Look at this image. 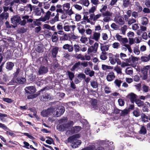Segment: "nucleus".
Segmentation results:
<instances>
[{
  "instance_id": "f257e3e1",
  "label": "nucleus",
  "mask_w": 150,
  "mask_h": 150,
  "mask_svg": "<svg viewBox=\"0 0 150 150\" xmlns=\"http://www.w3.org/2000/svg\"><path fill=\"white\" fill-rule=\"evenodd\" d=\"M74 122L72 121H69L67 124L58 125L57 126V129L59 131H68L71 134L76 133L79 132L81 129V127L79 126H75L72 127Z\"/></svg>"
},
{
  "instance_id": "f03ea898",
  "label": "nucleus",
  "mask_w": 150,
  "mask_h": 150,
  "mask_svg": "<svg viewBox=\"0 0 150 150\" xmlns=\"http://www.w3.org/2000/svg\"><path fill=\"white\" fill-rule=\"evenodd\" d=\"M80 135L79 134L74 135L68 138L67 141L68 143H71V146L73 148H76L80 145L81 141L77 139L79 138Z\"/></svg>"
},
{
  "instance_id": "7ed1b4c3",
  "label": "nucleus",
  "mask_w": 150,
  "mask_h": 150,
  "mask_svg": "<svg viewBox=\"0 0 150 150\" xmlns=\"http://www.w3.org/2000/svg\"><path fill=\"white\" fill-rule=\"evenodd\" d=\"M54 110H52V113L54 116L59 117L62 115L64 113L65 109L63 106L59 107L58 108H53Z\"/></svg>"
},
{
  "instance_id": "20e7f679",
  "label": "nucleus",
  "mask_w": 150,
  "mask_h": 150,
  "mask_svg": "<svg viewBox=\"0 0 150 150\" xmlns=\"http://www.w3.org/2000/svg\"><path fill=\"white\" fill-rule=\"evenodd\" d=\"M150 68L149 65L144 67L141 69L142 74L140 75V77L143 80L146 79L148 77V71Z\"/></svg>"
},
{
  "instance_id": "39448f33",
  "label": "nucleus",
  "mask_w": 150,
  "mask_h": 150,
  "mask_svg": "<svg viewBox=\"0 0 150 150\" xmlns=\"http://www.w3.org/2000/svg\"><path fill=\"white\" fill-rule=\"evenodd\" d=\"M23 20L21 21L20 23L21 25H24L26 23V22L28 23H31L33 21L32 17L31 16H29L28 15H25L23 16L22 17Z\"/></svg>"
},
{
  "instance_id": "423d86ee",
  "label": "nucleus",
  "mask_w": 150,
  "mask_h": 150,
  "mask_svg": "<svg viewBox=\"0 0 150 150\" xmlns=\"http://www.w3.org/2000/svg\"><path fill=\"white\" fill-rule=\"evenodd\" d=\"M103 16L104 18L102 21H101L102 22L103 21L104 22H108L110 19V17L112 16V13L108 11L105 12V13L103 14Z\"/></svg>"
},
{
  "instance_id": "0eeeda50",
  "label": "nucleus",
  "mask_w": 150,
  "mask_h": 150,
  "mask_svg": "<svg viewBox=\"0 0 150 150\" xmlns=\"http://www.w3.org/2000/svg\"><path fill=\"white\" fill-rule=\"evenodd\" d=\"M117 40L124 44L128 42V40L126 38H123L122 36L118 34H117L115 36Z\"/></svg>"
},
{
  "instance_id": "6e6552de",
  "label": "nucleus",
  "mask_w": 150,
  "mask_h": 150,
  "mask_svg": "<svg viewBox=\"0 0 150 150\" xmlns=\"http://www.w3.org/2000/svg\"><path fill=\"white\" fill-rule=\"evenodd\" d=\"M25 90L27 93L29 94H33L36 92L35 88L33 86L26 87L25 88Z\"/></svg>"
},
{
  "instance_id": "1a4fd4ad",
  "label": "nucleus",
  "mask_w": 150,
  "mask_h": 150,
  "mask_svg": "<svg viewBox=\"0 0 150 150\" xmlns=\"http://www.w3.org/2000/svg\"><path fill=\"white\" fill-rule=\"evenodd\" d=\"M54 110L53 108H52L46 110H44L41 112V115L43 117H47L51 113H52V110Z\"/></svg>"
},
{
  "instance_id": "9d476101",
  "label": "nucleus",
  "mask_w": 150,
  "mask_h": 150,
  "mask_svg": "<svg viewBox=\"0 0 150 150\" xmlns=\"http://www.w3.org/2000/svg\"><path fill=\"white\" fill-rule=\"evenodd\" d=\"M102 15L101 13H99L95 15L94 13L91 14L90 15V19L91 20H93V21L95 22L98 20L102 16Z\"/></svg>"
},
{
  "instance_id": "9b49d317",
  "label": "nucleus",
  "mask_w": 150,
  "mask_h": 150,
  "mask_svg": "<svg viewBox=\"0 0 150 150\" xmlns=\"http://www.w3.org/2000/svg\"><path fill=\"white\" fill-rule=\"evenodd\" d=\"M76 28V26L75 25H66L65 24L64 25L63 27L64 30L66 32L71 31H74Z\"/></svg>"
},
{
  "instance_id": "f8f14e48",
  "label": "nucleus",
  "mask_w": 150,
  "mask_h": 150,
  "mask_svg": "<svg viewBox=\"0 0 150 150\" xmlns=\"http://www.w3.org/2000/svg\"><path fill=\"white\" fill-rule=\"evenodd\" d=\"M21 18L19 16H14L11 18V23L14 25L20 24Z\"/></svg>"
},
{
  "instance_id": "ddd939ff",
  "label": "nucleus",
  "mask_w": 150,
  "mask_h": 150,
  "mask_svg": "<svg viewBox=\"0 0 150 150\" xmlns=\"http://www.w3.org/2000/svg\"><path fill=\"white\" fill-rule=\"evenodd\" d=\"M115 78L114 73L113 72H109L106 76V79L108 81H113Z\"/></svg>"
},
{
  "instance_id": "4468645a",
  "label": "nucleus",
  "mask_w": 150,
  "mask_h": 150,
  "mask_svg": "<svg viewBox=\"0 0 150 150\" xmlns=\"http://www.w3.org/2000/svg\"><path fill=\"white\" fill-rule=\"evenodd\" d=\"M115 21L117 23L123 25L124 23V18L121 16L116 17L114 19Z\"/></svg>"
},
{
  "instance_id": "2eb2a0df",
  "label": "nucleus",
  "mask_w": 150,
  "mask_h": 150,
  "mask_svg": "<svg viewBox=\"0 0 150 150\" xmlns=\"http://www.w3.org/2000/svg\"><path fill=\"white\" fill-rule=\"evenodd\" d=\"M127 97L130 99L132 103H133L136 100L137 96L134 93H131L127 96Z\"/></svg>"
},
{
  "instance_id": "dca6fc26",
  "label": "nucleus",
  "mask_w": 150,
  "mask_h": 150,
  "mask_svg": "<svg viewBox=\"0 0 150 150\" xmlns=\"http://www.w3.org/2000/svg\"><path fill=\"white\" fill-rule=\"evenodd\" d=\"M100 34L96 32H94L93 35L90 37V38L96 41H98L100 38Z\"/></svg>"
},
{
  "instance_id": "f3484780",
  "label": "nucleus",
  "mask_w": 150,
  "mask_h": 150,
  "mask_svg": "<svg viewBox=\"0 0 150 150\" xmlns=\"http://www.w3.org/2000/svg\"><path fill=\"white\" fill-rule=\"evenodd\" d=\"M26 81L25 79L22 77H18L16 80V83L18 84H23Z\"/></svg>"
},
{
  "instance_id": "a211bd4d",
  "label": "nucleus",
  "mask_w": 150,
  "mask_h": 150,
  "mask_svg": "<svg viewBox=\"0 0 150 150\" xmlns=\"http://www.w3.org/2000/svg\"><path fill=\"white\" fill-rule=\"evenodd\" d=\"M48 69L47 67L41 66L39 69V72L40 74L46 73L47 72Z\"/></svg>"
},
{
  "instance_id": "6ab92c4d",
  "label": "nucleus",
  "mask_w": 150,
  "mask_h": 150,
  "mask_svg": "<svg viewBox=\"0 0 150 150\" xmlns=\"http://www.w3.org/2000/svg\"><path fill=\"white\" fill-rule=\"evenodd\" d=\"M63 48L64 50H67L69 52H72L73 50L72 45L68 44L64 45L63 46Z\"/></svg>"
},
{
  "instance_id": "aec40b11",
  "label": "nucleus",
  "mask_w": 150,
  "mask_h": 150,
  "mask_svg": "<svg viewBox=\"0 0 150 150\" xmlns=\"http://www.w3.org/2000/svg\"><path fill=\"white\" fill-rule=\"evenodd\" d=\"M109 61L110 63L112 65L115 64L116 61V59H115L114 56L111 53L109 54Z\"/></svg>"
},
{
  "instance_id": "412c9836",
  "label": "nucleus",
  "mask_w": 150,
  "mask_h": 150,
  "mask_svg": "<svg viewBox=\"0 0 150 150\" xmlns=\"http://www.w3.org/2000/svg\"><path fill=\"white\" fill-rule=\"evenodd\" d=\"M59 48L58 47H54L51 50L52 57L55 58L56 57V55L58 52Z\"/></svg>"
},
{
  "instance_id": "4be33fe9",
  "label": "nucleus",
  "mask_w": 150,
  "mask_h": 150,
  "mask_svg": "<svg viewBox=\"0 0 150 150\" xmlns=\"http://www.w3.org/2000/svg\"><path fill=\"white\" fill-rule=\"evenodd\" d=\"M141 23L144 25H146L148 24L149 21L147 18L143 17L141 19Z\"/></svg>"
},
{
  "instance_id": "5701e85b",
  "label": "nucleus",
  "mask_w": 150,
  "mask_h": 150,
  "mask_svg": "<svg viewBox=\"0 0 150 150\" xmlns=\"http://www.w3.org/2000/svg\"><path fill=\"white\" fill-rule=\"evenodd\" d=\"M50 98V95L48 93H44L42 96L41 97L40 100L43 101H46L48 99Z\"/></svg>"
},
{
  "instance_id": "b1692460",
  "label": "nucleus",
  "mask_w": 150,
  "mask_h": 150,
  "mask_svg": "<svg viewBox=\"0 0 150 150\" xmlns=\"http://www.w3.org/2000/svg\"><path fill=\"white\" fill-rule=\"evenodd\" d=\"M42 12H44L42 8H37L35 9V14L38 16H40Z\"/></svg>"
},
{
  "instance_id": "393cba45",
  "label": "nucleus",
  "mask_w": 150,
  "mask_h": 150,
  "mask_svg": "<svg viewBox=\"0 0 150 150\" xmlns=\"http://www.w3.org/2000/svg\"><path fill=\"white\" fill-rule=\"evenodd\" d=\"M113 143L112 142H109L108 141L102 140L100 141V144L106 147L109 146V144L110 145L112 144Z\"/></svg>"
},
{
  "instance_id": "a878e982",
  "label": "nucleus",
  "mask_w": 150,
  "mask_h": 150,
  "mask_svg": "<svg viewBox=\"0 0 150 150\" xmlns=\"http://www.w3.org/2000/svg\"><path fill=\"white\" fill-rule=\"evenodd\" d=\"M14 66V64L13 63L9 62L6 64V68L7 69L10 70L12 69Z\"/></svg>"
},
{
  "instance_id": "bb28decb",
  "label": "nucleus",
  "mask_w": 150,
  "mask_h": 150,
  "mask_svg": "<svg viewBox=\"0 0 150 150\" xmlns=\"http://www.w3.org/2000/svg\"><path fill=\"white\" fill-rule=\"evenodd\" d=\"M35 50L37 52L39 53L42 52L44 50L43 46L41 44L39 45L36 47Z\"/></svg>"
},
{
  "instance_id": "cd10ccee",
  "label": "nucleus",
  "mask_w": 150,
  "mask_h": 150,
  "mask_svg": "<svg viewBox=\"0 0 150 150\" xmlns=\"http://www.w3.org/2000/svg\"><path fill=\"white\" fill-rule=\"evenodd\" d=\"M81 65V62H79L75 63L71 69V70L72 71H74L76 69L79 68Z\"/></svg>"
},
{
  "instance_id": "c85d7f7f",
  "label": "nucleus",
  "mask_w": 150,
  "mask_h": 150,
  "mask_svg": "<svg viewBox=\"0 0 150 150\" xmlns=\"http://www.w3.org/2000/svg\"><path fill=\"white\" fill-rule=\"evenodd\" d=\"M113 68V67L111 66L106 65L105 64H102V69L104 71H106L107 70H111Z\"/></svg>"
},
{
  "instance_id": "c756f323",
  "label": "nucleus",
  "mask_w": 150,
  "mask_h": 150,
  "mask_svg": "<svg viewBox=\"0 0 150 150\" xmlns=\"http://www.w3.org/2000/svg\"><path fill=\"white\" fill-rule=\"evenodd\" d=\"M58 35L57 34V32H55L52 36V40L53 42H56L58 40Z\"/></svg>"
},
{
  "instance_id": "7c9ffc66",
  "label": "nucleus",
  "mask_w": 150,
  "mask_h": 150,
  "mask_svg": "<svg viewBox=\"0 0 150 150\" xmlns=\"http://www.w3.org/2000/svg\"><path fill=\"white\" fill-rule=\"evenodd\" d=\"M25 12L26 11H27L29 12V13H30L32 11V7L31 5L29 4L28 5L25 6Z\"/></svg>"
},
{
  "instance_id": "2f4dec72",
  "label": "nucleus",
  "mask_w": 150,
  "mask_h": 150,
  "mask_svg": "<svg viewBox=\"0 0 150 150\" xmlns=\"http://www.w3.org/2000/svg\"><path fill=\"white\" fill-rule=\"evenodd\" d=\"M70 8V4L69 3H66L64 4L63 5V8L64 11H67Z\"/></svg>"
},
{
  "instance_id": "473e14b6",
  "label": "nucleus",
  "mask_w": 150,
  "mask_h": 150,
  "mask_svg": "<svg viewBox=\"0 0 150 150\" xmlns=\"http://www.w3.org/2000/svg\"><path fill=\"white\" fill-rule=\"evenodd\" d=\"M91 85L93 88H96L98 87L97 81L94 80L91 81Z\"/></svg>"
},
{
  "instance_id": "72a5a7b5",
  "label": "nucleus",
  "mask_w": 150,
  "mask_h": 150,
  "mask_svg": "<svg viewBox=\"0 0 150 150\" xmlns=\"http://www.w3.org/2000/svg\"><path fill=\"white\" fill-rule=\"evenodd\" d=\"M109 46L108 45H102L101 46L100 49L102 52H105L108 50Z\"/></svg>"
},
{
  "instance_id": "f704fd0d",
  "label": "nucleus",
  "mask_w": 150,
  "mask_h": 150,
  "mask_svg": "<svg viewBox=\"0 0 150 150\" xmlns=\"http://www.w3.org/2000/svg\"><path fill=\"white\" fill-rule=\"evenodd\" d=\"M92 106L95 109H98V107L97 104V100H93L91 103Z\"/></svg>"
},
{
  "instance_id": "c9c22d12",
  "label": "nucleus",
  "mask_w": 150,
  "mask_h": 150,
  "mask_svg": "<svg viewBox=\"0 0 150 150\" xmlns=\"http://www.w3.org/2000/svg\"><path fill=\"white\" fill-rule=\"evenodd\" d=\"M125 72L126 74L130 75L132 74L133 70L131 68L127 67L126 69Z\"/></svg>"
},
{
  "instance_id": "e433bc0d",
  "label": "nucleus",
  "mask_w": 150,
  "mask_h": 150,
  "mask_svg": "<svg viewBox=\"0 0 150 150\" xmlns=\"http://www.w3.org/2000/svg\"><path fill=\"white\" fill-rule=\"evenodd\" d=\"M106 52H102L100 55V58L101 59L103 60H105L107 58V57L106 55Z\"/></svg>"
},
{
  "instance_id": "4c0bfd02",
  "label": "nucleus",
  "mask_w": 150,
  "mask_h": 150,
  "mask_svg": "<svg viewBox=\"0 0 150 150\" xmlns=\"http://www.w3.org/2000/svg\"><path fill=\"white\" fill-rule=\"evenodd\" d=\"M135 102L136 103L137 105V106L139 107L142 106L144 104L143 102L141 101L139 99H136Z\"/></svg>"
},
{
  "instance_id": "58836bf2",
  "label": "nucleus",
  "mask_w": 150,
  "mask_h": 150,
  "mask_svg": "<svg viewBox=\"0 0 150 150\" xmlns=\"http://www.w3.org/2000/svg\"><path fill=\"white\" fill-rule=\"evenodd\" d=\"M48 20L49 19L45 16L44 17H41L39 19H35V21L36 22H38V21L45 22L46 20Z\"/></svg>"
},
{
  "instance_id": "ea45409f",
  "label": "nucleus",
  "mask_w": 150,
  "mask_h": 150,
  "mask_svg": "<svg viewBox=\"0 0 150 150\" xmlns=\"http://www.w3.org/2000/svg\"><path fill=\"white\" fill-rule=\"evenodd\" d=\"M146 106H144L142 109L144 112L148 111V108L150 107V104L148 102H146L145 104Z\"/></svg>"
},
{
  "instance_id": "a19ab883",
  "label": "nucleus",
  "mask_w": 150,
  "mask_h": 150,
  "mask_svg": "<svg viewBox=\"0 0 150 150\" xmlns=\"http://www.w3.org/2000/svg\"><path fill=\"white\" fill-rule=\"evenodd\" d=\"M81 4L86 7H88L90 4L89 1L88 0H81Z\"/></svg>"
},
{
  "instance_id": "79ce46f5",
  "label": "nucleus",
  "mask_w": 150,
  "mask_h": 150,
  "mask_svg": "<svg viewBox=\"0 0 150 150\" xmlns=\"http://www.w3.org/2000/svg\"><path fill=\"white\" fill-rule=\"evenodd\" d=\"M95 149V146L93 145H89L87 147L84 148L81 150H94Z\"/></svg>"
},
{
  "instance_id": "37998d69",
  "label": "nucleus",
  "mask_w": 150,
  "mask_h": 150,
  "mask_svg": "<svg viewBox=\"0 0 150 150\" xmlns=\"http://www.w3.org/2000/svg\"><path fill=\"white\" fill-rule=\"evenodd\" d=\"M6 129L8 130L6 131V134L8 135H10L11 136L14 137L15 136V134L13 133V132L11 130L8 129H8Z\"/></svg>"
},
{
  "instance_id": "c03bdc74",
  "label": "nucleus",
  "mask_w": 150,
  "mask_h": 150,
  "mask_svg": "<svg viewBox=\"0 0 150 150\" xmlns=\"http://www.w3.org/2000/svg\"><path fill=\"white\" fill-rule=\"evenodd\" d=\"M134 52L136 54L139 55L140 53V51L139 50V47L138 46H136L133 49Z\"/></svg>"
},
{
  "instance_id": "a18cd8bd",
  "label": "nucleus",
  "mask_w": 150,
  "mask_h": 150,
  "mask_svg": "<svg viewBox=\"0 0 150 150\" xmlns=\"http://www.w3.org/2000/svg\"><path fill=\"white\" fill-rule=\"evenodd\" d=\"M40 94V93H38L34 94L33 95H29L27 97V98L29 99H33L36 98Z\"/></svg>"
},
{
  "instance_id": "49530a36",
  "label": "nucleus",
  "mask_w": 150,
  "mask_h": 150,
  "mask_svg": "<svg viewBox=\"0 0 150 150\" xmlns=\"http://www.w3.org/2000/svg\"><path fill=\"white\" fill-rule=\"evenodd\" d=\"M133 114L135 117H137L140 115V113L138 109H136L133 112Z\"/></svg>"
},
{
  "instance_id": "de8ad7c7",
  "label": "nucleus",
  "mask_w": 150,
  "mask_h": 150,
  "mask_svg": "<svg viewBox=\"0 0 150 150\" xmlns=\"http://www.w3.org/2000/svg\"><path fill=\"white\" fill-rule=\"evenodd\" d=\"M140 133L142 134H145L146 133V128L143 126H142L140 130Z\"/></svg>"
},
{
  "instance_id": "09e8293b",
  "label": "nucleus",
  "mask_w": 150,
  "mask_h": 150,
  "mask_svg": "<svg viewBox=\"0 0 150 150\" xmlns=\"http://www.w3.org/2000/svg\"><path fill=\"white\" fill-rule=\"evenodd\" d=\"M141 118L142 119V121H143L144 122H148V116L146 115L145 114H142V115Z\"/></svg>"
},
{
  "instance_id": "8fccbe9b",
  "label": "nucleus",
  "mask_w": 150,
  "mask_h": 150,
  "mask_svg": "<svg viewBox=\"0 0 150 150\" xmlns=\"http://www.w3.org/2000/svg\"><path fill=\"white\" fill-rule=\"evenodd\" d=\"M114 70L118 74H121L122 73V69L120 67L117 66L115 67Z\"/></svg>"
},
{
  "instance_id": "3c124183",
  "label": "nucleus",
  "mask_w": 150,
  "mask_h": 150,
  "mask_svg": "<svg viewBox=\"0 0 150 150\" xmlns=\"http://www.w3.org/2000/svg\"><path fill=\"white\" fill-rule=\"evenodd\" d=\"M123 5L125 7H127L130 4L129 0H123Z\"/></svg>"
},
{
  "instance_id": "603ef678",
  "label": "nucleus",
  "mask_w": 150,
  "mask_h": 150,
  "mask_svg": "<svg viewBox=\"0 0 150 150\" xmlns=\"http://www.w3.org/2000/svg\"><path fill=\"white\" fill-rule=\"evenodd\" d=\"M114 83L116 86L119 87L120 86V85L122 82V81L120 79H116L114 81Z\"/></svg>"
},
{
  "instance_id": "864d4df0",
  "label": "nucleus",
  "mask_w": 150,
  "mask_h": 150,
  "mask_svg": "<svg viewBox=\"0 0 150 150\" xmlns=\"http://www.w3.org/2000/svg\"><path fill=\"white\" fill-rule=\"evenodd\" d=\"M120 46V43L117 42H114L112 44V47L114 49H118Z\"/></svg>"
},
{
  "instance_id": "5fc2aeb1",
  "label": "nucleus",
  "mask_w": 150,
  "mask_h": 150,
  "mask_svg": "<svg viewBox=\"0 0 150 150\" xmlns=\"http://www.w3.org/2000/svg\"><path fill=\"white\" fill-rule=\"evenodd\" d=\"M76 58L80 59L81 60H84V56L81 54H76Z\"/></svg>"
},
{
  "instance_id": "6e6d98bb",
  "label": "nucleus",
  "mask_w": 150,
  "mask_h": 150,
  "mask_svg": "<svg viewBox=\"0 0 150 150\" xmlns=\"http://www.w3.org/2000/svg\"><path fill=\"white\" fill-rule=\"evenodd\" d=\"M93 52L95 53L96 52H95V50L93 48V47L92 46L89 47L87 50V53L88 54H89L91 52Z\"/></svg>"
},
{
  "instance_id": "4d7b16f0",
  "label": "nucleus",
  "mask_w": 150,
  "mask_h": 150,
  "mask_svg": "<svg viewBox=\"0 0 150 150\" xmlns=\"http://www.w3.org/2000/svg\"><path fill=\"white\" fill-rule=\"evenodd\" d=\"M129 111L127 109H125L121 110V116H125L129 112Z\"/></svg>"
},
{
  "instance_id": "13d9d810",
  "label": "nucleus",
  "mask_w": 150,
  "mask_h": 150,
  "mask_svg": "<svg viewBox=\"0 0 150 150\" xmlns=\"http://www.w3.org/2000/svg\"><path fill=\"white\" fill-rule=\"evenodd\" d=\"M96 9V7L95 6H93L89 10V13L90 15L92 13H94V12Z\"/></svg>"
},
{
  "instance_id": "bf43d9fd",
  "label": "nucleus",
  "mask_w": 150,
  "mask_h": 150,
  "mask_svg": "<svg viewBox=\"0 0 150 150\" xmlns=\"http://www.w3.org/2000/svg\"><path fill=\"white\" fill-rule=\"evenodd\" d=\"M80 41L83 43H85L88 41V39L86 37H81Z\"/></svg>"
},
{
  "instance_id": "052dcab7",
  "label": "nucleus",
  "mask_w": 150,
  "mask_h": 150,
  "mask_svg": "<svg viewBox=\"0 0 150 150\" xmlns=\"http://www.w3.org/2000/svg\"><path fill=\"white\" fill-rule=\"evenodd\" d=\"M127 30V26L126 25H124L123 27H122L121 28V31L122 32V33L123 35H125V32Z\"/></svg>"
},
{
  "instance_id": "680f3d73",
  "label": "nucleus",
  "mask_w": 150,
  "mask_h": 150,
  "mask_svg": "<svg viewBox=\"0 0 150 150\" xmlns=\"http://www.w3.org/2000/svg\"><path fill=\"white\" fill-rule=\"evenodd\" d=\"M68 73L69 79L71 81H72L74 77V74L72 72H71L69 71H68Z\"/></svg>"
},
{
  "instance_id": "e2e57ef3",
  "label": "nucleus",
  "mask_w": 150,
  "mask_h": 150,
  "mask_svg": "<svg viewBox=\"0 0 150 150\" xmlns=\"http://www.w3.org/2000/svg\"><path fill=\"white\" fill-rule=\"evenodd\" d=\"M107 8V6H105L103 7L100 10V11L102 13V15H103V13H105V12L106 11Z\"/></svg>"
},
{
  "instance_id": "0e129e2a",
  "label": "nucleus",
  "mask_w": 150,
  "mask_h": 150,
  "mask_svg": "<svg viewBox=\"0 0 150 150\" xmlns=\"http://www.w3.org/2000/svg\"><path fill=\"white\" fill-rule=\"evenodd\" d=\"M105 93H109L111 92V88L108 86H105L104 88Z\"/></svg>"
},
{
  "instance_id": "69168bd1",
  "label": "nucleus",
  "mask_w": 150,
  "mask_h": 150,
  "mask_svg": "<svg viewBox=\"0 0 150 150\" xmlns=\"http://www.w3.org/2000/svg\"><path fill=\"white\" fill-rule=\"evenodd\" d=\"M74 50L76 52H79L80 50V47L79 45H74Z\"/></svg>"
},
{
  "instance_id": "338daca9",
  "label": "nucleus",
  "mask_w": 150,
  "mask_h": 150,
  "mask_svg": "<svg viewBox=\"0 0 150 150\" xmlns=\"http://www.w3.org/2000/svg\"><path fill=\"white\" fill-rule=\"evenodd\" d=\"M142 88L143 91L146 92H148L149 89V87L146 85H144L143 86Z\"/></svg>"
},
{
  "instance_id": "774afa93",
  "label": "nucleus",
  "mask_w": 150,
  "mask_h": 150,
  "mask_svg": "<svg viewBox=\"0 0 150 150\" xmlns=\"http://www.w3.org/2000/svg\"><path fill=\"white\" fill-rule=\"evenodd\" d=\"M127 36L129 37V38H132L134 37V33L131 31H129L127 33Z\"/></svg>"
}]
</instances>
